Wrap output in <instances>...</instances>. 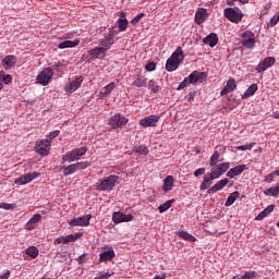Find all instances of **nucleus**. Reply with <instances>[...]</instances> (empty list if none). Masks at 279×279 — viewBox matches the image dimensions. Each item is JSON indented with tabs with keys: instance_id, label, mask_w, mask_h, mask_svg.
Wrapping results in <instances>:
<instances>
[{
	"instance_id": "20",
	"label": "nucleus",
	"mask_w": 279,
	"mask_h": 279,
	"mask_svg": "<svg viewBox=\"0 0 279 279\" xmlns=\"http://www.w3.org/2000/svg\"><path fill=\"white\" fill-rule=\"evenodd\" d=\"M106 53L107 52L100 46L89 50L92 60H104V58H106Z\"/></svg>"
},
{
	"instance_id": "36",
	"label": "nucleus",
	"mask_w": 279,
	"mask_h": 279,
	"mask_svg": "<svg viewBox=\"0 0 279 279\" xmlns=\"http://www.w3.org/2000/svg\"><path fill=\"white\" fill-rule=\"evenodd\" d=\"M257 274L254 270L245 271L244 275L241 277L239 276H233L232 279H254L256 278Z\"/></svg>"
},
{
	"instance_id": "31",
	"label": "nucleus",
	"mask_w": 279,
	"mask_h": 279,
	"mask_svg": "<svg viewBox=\"0 0 279 279\" xmlns=\"http://www.w3.org/2000/svg\"><path fill=\"white\" fill-rule=\"evenodd\" d=\"M178 236H180V239H183L184 241H190L191 243H195V241H197V238L184 230H180L178 232Z\"/></svg>"
},
{
	"instance_id": "64",
	"label": "nucleus",
	"mask_w": 279,
	"mask_h": 279,
	"mask_svg": "<svg viewBox=\"0 0 279 279\" xmlns=\"http://www.w3.org/2000/svg\"><path fill=\"white\" fill-rule=\"evenodd\" d=\"M272 175H279V170L272 171Z\"/></svg>"
},
{
	"instance_id": "2",
	"label": "nucleus",
	"mask_w": 279,
	"mask_h": 279,
	"mask_svg": "<svg viewBox=\"0 0 279 279\" xmlns=\"http://www.w3.org/2000/svg\"><path fill=\"white\" fill-rule=\"evenodd\" d=\"M117 184H119V177L111 174L98 181V183L96 184V191L110 192L114 189V186H117Z\"/></svg>"
},
{
	"instance_id": "50",
	"label": "nucleus",
	"mask_w": 279,
	"mask_h": 279,
	"mask_svg": "<svg viewBox=\"0 0 279 279\" xmlns=\"http://www.w3.org/2000/svg\"><path fill=\"white\" fill-rule=\"evenodd\" d=\"M148 88L151 90V93H158V90H160V86H158L154 81L148 82Z\"/></svg>"
},
{
	"instance_id": "17",
	"label": "nucleus",
	"mask_w": 279,
	"mask_h": 279,
	"mask_svg": "<svg viewBox=\"0 0 279 279\" xmlns=\"http://www.w3.org/2000/svg\"><path fill=\"white\" fill-rule=\"evenodd\" d=\"M134 219V216L132 214H123L121 211H116L112 214V221L113 223H123L128 221H132Z\"/></svg>"
},
{
	"instance_id": "60",
	"label": "nucleus",
	"mask_w": 279,
	"mask_h": 279,
	"mask_svg": "<svg viewBox=\"0 0 279 279\" xmlns=\"http://www.w3.org/2000/svg\"><path fill=\"white\" fill-rule=\"evenodd\" d=\"M10 278V270H7L3 275L0 276V279H9Z\"/></svg>"
},
{
	"instance_id": "34",
	"label": "nucleus",
	"mask_w": 279,
	"mask_h": 279,
	"mask_svg": "<svg viewBox=\"0 0 279 279\" xmlns=\"http://www.w3.org/2000/svg\"><path fill=\"white\" fill-rule=\"evenodd\" d=\"M240 195H241V193H239V191H235V192L231 193V194L228 196V198H227V201H226V203H225V206H226L227 208L230 207V206H232V204H234V202H236V199H239Z\"/></svg>"
},
{
	"instance_id": "27",
	"label": "nucleus",
	"mask_w": 279,
	"mask_h": 279,
	"mask_svg": "<svg viewBox=\"0 0 279 279\" xmlns=\"http://www.w3.org/2000/svg\"><path fill=\"white\" fill-rule=\"evenodd\" d=\"M204 45H209L210 47H217L219 43V37L217 34L211 33L203 39Z\"/></svg>"
},
{
	"instance_id": "39",
	"label": "nucleus",
	"mask_w": 279,
	"mask_h": 279,
	"mask_svg": "<svg viewBox=\"0 0 279 279\" xmlns=\"http://www.w3.org/2000/svg\"><path fill=\"white\" fill-rule=\"evenodd\" d=\"M135 154H138L140 156H147L149 154V148H147L146 145L136 146L134 148Z\"/></svg>"
},
{
	"instance_id": "3",
	"label": "nucleus",
	"mask_w": 279,
	"mask_h": 279,
	"mask_svg": "<svg viewBox=\"0 0 279 279\" xmlns=\"http://www.w3.org/2000/svg\"><path fill=\"white\" fill-rule=\"evenodd\" d=\"M86 151H88V148L86 147L74 148L73 150L63 155L62 160L64 162H76L77 160H82V156H85Z\"/></svg>"
},
{
	"instance_id": "62",
	"label": "nucleus",
	"mask_w": 279,
	"mask_h": 279,
	"mask_svg": "<svg viewBox=\"0 0 279 279\" xmlns=\"http://www.w3.org/2000/svg\"><path fill=\"white\" fill-rule=\"evenodd\" d=\"M217 149H219V151H223V154H226V146H217Z\"/></svg>"
},
{
	"instance_id": "41",
	"label": "nucleus",
	"mask_w": 279,
	"mask_h": 279,
	"mask_svg": "<svg viewBox=\"0 0 279 279\" xmlns=\"http://www.w3.org/2000/svg\"><path fill=\"white\" fill-rule=\"evenodd\" d=\"M172 205H173V199L167 201L166 203H163L158 207V210L159 213H167V210H169V208H171Z\"/></svg>"
},
{
	"instance_id": "22",
	"label": "nucleus",
	"mask_w": 279,
	"mask_h": 279,
	"mask_svg": "<svg viewBox=\"0 0 279 279\" xmlns=\"http://www.w3.org/2000/svg\"><path fill=\"white\" fill-rule=\"evenodd\" d=\"M233 90H236V81L232 77H230L226 84V86L223 87V89L221 90L220 95L221 97L228 95V93H232Z\"/></svg>"
},
{
	"instance_id": "30",
	"label": "nucleus",
	"mask_w": 279,
	"mask_h": 279,
	"mask_svg": "<svg viewBox=\"0 0 279 279\" xmlns=\"http://www.w3.org/2000/svg\"><path fill=\"white\" fill-rule=\"evenodd\" d=\"M173 182L175 181L172 175L166 177V179L163 180V186H162L165 193H169V191L173 189Z\"/></svg>"
},
{
	"instance_id": "8",
	"label": "nucleus",
	"mask_w": 279,
	"mask_h": 279,
	"mask_svg": "<svg viewBox=\"0 0 279 279\" xmlns=\"http://www.w3.org/2000/svg\"><path fill=\"white\" fill-rule=\"evenodd\" d=\"M242 45L246 49H254L256 47V38H254V33L246 31L242 34Z\"/></svg>"
},
{
	"instance_id": "54",
	"label": "nucleus",
	"mask_w": 279,
	"mask_h": 279,
	"mask_svg": "<svg viewBox=\"0 0 279 279\" xmlns=\"http://www.w3.org/2000/svg\"><path fill=\"white\" fill-rule=\"evenodd\" d=\"M58 136H60V131H52L48 134L47 138H49V141H53V138H58Z\"/></svg>"
},
{
	"instance_id": "45",
	"label": "nucleus",
	"mask_w": 279,
	"mask_h": 279,
	"mask_svg": "<svg viewBox=\"0 0 279 279\" xmlns=\"http://www.w3.org/2000/svg\"><path fill=\"white\" fill-rule=\"evenodd\" d=\"M254 145H256V143L236 146L235 149H238V151H247V150L250 151V150H252V147H254Z\"/></svg>"
},
{
	"instance_id": "5",
	"label": "nucleus",
	"mask_w": 279,
	"mask_h": 279,
	"mask_svg": "<svg viewBox=\"0 0 279 279\" xmlns=\"http://www.w3.org/2000/svg\"><path fill=\"white\" fill-rule=\"evenodd\" d=\"M90 219H93V215L90 214L73 218L69 221V226H71L72 228H75L77 226H80L81 228H87V226H90Z\"/></svg>"
},
{
	"instance_id": "38",
	"label": "nucleus",
	"mask_w": 279,
	"mask_h": 279,
	"mask_svg": "<svg viewBox=\"0 0 279 279\" xmlns=\"http://www.w3.org/2000/svg\"><path fill=\"white\" fill-rule=\"evenodd\" d=\"M211 170H210V173H208L214 180H219V178H221L222 172L221 170L218 169L217 166H211Z\"/></svg>"
},
{
	"instance_id": "7",
	"label": "nucleus",
	"mask_w": 279,
	"mask_h": 279,
	"mask_svg": "<svg viewBox=\"0 0 279 279\" xmlns=\"http://www.w3.org/2000/svg\"><path fill=\"white\" fill-rule=\"evenodd\" d=\"M128 121L129 120L128 118H125V116L117 113L109 119V125H111L113 130H117L118 128H123V125H128Z\"/></svg>"
},
{
	"instance_id": "13",
	"label": "nucleus",
	"mask_w": 279,
	"mask_h": 279,
	"mask_svg": "<svg viewBox=\"0 0 279 279\" xmlns=\"http://www.w3.org/2000/svg\"><path fill=\"white\" fill-rule=\"evenodd\" d=\"M36 178H40L39 172H29L27 174H24L17 178L15 180V184H17V186H21L23 184H29V182H32L33 180H36Z\"/></svg>"
},
{
	"instance_id": "28",
	"label": "nucleus",
	"mask_w": 279,
	"mask_h": 279,
	"mask_svg": "<svg viewBox=\"0 0 279 279\" xmlns=\"http://www.w3.org/2000/svg\"><path fill=\"white\" fill-rule=\"evenodd\" d=\"M77 45H80V39H75L73 41L65 40L58 45V49H73V47H77Z\"/></svg>"
},
{
	"instance_id": "58",
	"label": "nucleus",
	"mask_w": 279,
	"mask_h": 279,
	"mask_svg": "<svg viewBox=\"0 0 279 279\" xmlns=\"http://www.w3.org/2000/svg\"><path fill=\"white\" fill-rule=\"evenodd\" d=\"M274 208H276L275 205H269L268 207H266L263 213L268 216L270 213H274Z\"/></svg>"
},
{
	"instance_id": "11",
	"label": "nucleus",
	"mask_w": 279,
	"mask_h": 279,
	"mask_svg": "<svg viewBox=\"0 0 279 279\" xmlns=\"http://www.w3.org/2000/svg\"><path fill=\"white\" fill-rule=\"evenodd\" d=\"M51 77H53V70H51V68H47L38 74L37 82L43 86H47Z\"/></svg>"
},
{
	"instance_id": "9",
	"label": "nucleus",
	"mask_w": 279,
	"mask_h": 279,
	"mask_svg": "<svg viewBox=\"0 0 279 279\" xmlns=\"http://www.w3.org/2000/svg\"><path fill=\"white\" fill-rule=\"evenodd\" d=\"M158 121H160V116L151 114V116L143 118L140 121V125L142 128H157Z\"/></svg>"
},
{
	"instance_id": "49",
	"label": "nucleus",
	"mask_w": 279,
	"mask_h": 279,
	"mask_svg": "<svg viewBox=\"0 0 279 279\" xmlns=\"http://www.w3.org/2000/svg\"><path fill=\"white\" fill-rule=\"evenodd\" d=\"M0 208H3V210H14V208H16V204L0 203Z\"/></svg>"
},
{
	"instance_id": "26",
	"label": "nucleus",
	"mask_w": 279,
	"mask_h": 279,
	"mask_svg": "<svg viewBox=\"0 0 279 279\" xmlns=\"http://www.w3.org/2000/svg\"><path fill=\"white\" fill-rule=\"evenodd\" d=\"M43 219L40 214H35L26 223V230H35L38 227V221Z\"/></svg>"
},
{
	"instance_id": "29",
	"label": "nucleus",
	"mask_w": 279,
	"mask_h": 279,
	"mask_svg": "<svg viewBox=\"0 0 279 279\" xmlns=\"http://www.w3.org/2000/svg\"><path fill=\"white\" fill-rule=\"evenodd\" d=\"M213 180H215L213 177H210L209 174H205L203 178V182L199 186L201 191H206L207 189H210Z\"/></svg>"
},
{
	"instance_id": "40",
	"label": "nucleus",
	"mask_w": 279,
	"mask_h": 279,
	"mask_svg": "<svg viewBox=\"0 0 279 279\" xmlns=\"http://www.w3.org/2000/svg\"><path fill=\"white\" fill-rule=\"evenodd\" d=\"M219 158H220L219 150H216V151L211 155V157H210V159H209V166H210V167H217V162L220 161Z\"/></svg>"
},
{
	"instance_id": "25",
	"label": "nucleus",
	"mask_w": 279,
	"mask_h": 279,
	"mask_svg": "<svg viewBox=\"0 0 279 279\" xmlns=\"http://www.w3.org/2000/svg\"><path fill=\"white\" fill-rule=\"evenodd\" d=\"M118 27L120 32H125L128 29V26L130 25V22L128 21V17L125 16V12L120 13V17L117 21Z\"/></svg>"
},
{
	"instance_id": "14",
	"label": "nucleus",
	"mask_w": 279,
	"mask_h": 279,
	"mask_svg": "<svg viewBox=\"0 0 279 279\" xmlns=\"http://www.w3.org/2000/svg\"><path fill=\"white\" fill-rule=\"evenodd\" d=\"M275 64L276 58L267 57L258 63L255 70L257 71V73H264V71H267V69H270V66H274Z\"/></svg>"
},
{
	"instance_id": "24",
	"label": "nucleus",
	"mask_w": 279,
	"mask_h": 279,
	"mask_svg": "<svg viewBox=\"0 0 279 279\" xmlns=\"http://www.w3.org/2000/svg\"><path fill=\"white\" fill-rule=\"evenodd\" d=\"M16 65V57L14 54H9L4 59H2V66L8 71Z\"/></svg>"
},
{
	"instance_id": "37",
	"label": "nucleus",
	"mask_w": 279,
	"mask_h": 279,
	"mask_svg": "<svg viewBox=\"0 0 279 279\" xmlns=\"http://www.w3.org/2000/svg\"><path fill=\"white\" fill-rule=\"evenodd\" d=\"M76 171H77V168H76L75 163H72L63 169V175H64V178H66L69 175H73V173H76Z\"/></svg>"
},
{
	"instance_id": "56",
	"label": "nucleus",
	"mask_w": 279,
	"mask_h": 279,
	"mask_svg": "<svg viewBox=\"0 0 279 279\" xmlns=\"http://www.w3.org/2000/svg\"><path fill=\"white\" fill-rule=\"evenodd\" d=\"M206 173V168H198L194 171V177L199 178V175H204Z\"/></svg>"
},
{
	"instance_id": "6",
	"label": "nucleus",
	"mask_w": 279,
	"mask_h": 279,
	"mask_svg": "<svg viewBox=\"0 0 279 279\" xmlns=\"http://www.w3.org/2000/svg\"><path fill=\"white\" fill-rule=\"evenodd\" d=\"M35 150L39 156H49V151H51V142L49 140L38 141L35 145Z\"/></svg>"
},
{
	"instance_id": "21",
	"label": "nucleus",
	"mask_w": 279,
	"mask_h": 279,
	"mask_svg": "<svg viewBox=\"0 0 279 279\" xmlns=\"http://www.w3.org/2000/svg\"><path fill=\"white\" fill-rule=\"evenodd\" d=\"M114 256H117V254L114 253V248H112V246H110L108 248V251H105L99 254V260H100V263H108V262L112 260L114 258Z\"/></svg>"
},
{
	"instance_id": "10",
	"label": "nucleus",
	"mask_w": 279,
	"mask_h": 279,
	"mask_svg": "<svg viewBox=\"0 0 279 279\" xmlns=\"http://www.w3.org/2000/svg\"><path fill=\"white\" fill-rule=\"evenodd\" d=\"M207 78L208 73L199 71H194L187 76L190 84H202V82H206Z\"/></svg>"
},
{
	"instance_id": "12",
	"label": "nucleus",
	"mask_w": 279,
	"mask_h": 279,
	"mask_svg": "<svg viewBox=\"0 0 279 279\" xmlns=\"http://www.w3.org/2000/svg\"><path fill=\"white\" fill-rule=\"evenodd\" d=\"M82 236H84V233H82V232H77L74 234L66 235V236L62 235L60 238H57L54 240V243H57L58 245H60V243H63V245H66V243H73V242L77 241V239H82Z\"/></svg>"
},
{
	"instance_id": "35",
	"label": "nucleus",
	"mask_w": 279,
	"mask_h": 279,
	"mask_svg": "<svg viewBox=\"0 0 279 279\" xmlns=\"http://www.w3.org/2000/svg\"><path fill=\"white\" fill-rule=\"evenodd\" d=\"M133 86H135V88H145L147 86V77L137 76L133 82Z\"/></svg>"
},
{
	"instance_id": "48",
	"label": "nucleus",
	"mask_w": 279,
	"mask_h": 279,
	"mask_svg": "<svg viewBox=\"0 0 279 279\" xmlns=\"http://www.w3.org/2000/svg\"><path fill=\"white\" fill-rule=\"evenodd\" d=\"M112 276H114V272L100 271L98 276L95 277V279H108Z\"/></svg>"
},
{
	"instance_id": "42",
	"label": "nucleus",
	"mask_w": 279,
	"mask_h": 279,
	"mask_svg": "<svg viewBox=\"0 0 279 279\" xmlns=\"http://www.w3.org/2000/svg\"><path fill=\"white\" fill-rule=\"evenodd\" d=\"M10 84L12 82V75L5 74V72L0 71V83Z\"/></svg>"
},
{
	"instance_id": "43",
	"label": "nucleus",
	"mask_w": 279,
	"mask_h": 279,
	"mask_svg": "<svg viewBox=\"0 0 279 279\" xmlns=\"http://www.w3.org/2000/svg\"><path fill=\"white\" fill-rule=\"evenodd\" d=\"M26 254L31 258H37L38 257V250L36 248V246H29L28 248H26Z\"/></svg>"
},
{
	"instance_id": "23",
	"label": "nucleus",
	"mask_w": 279,
	"mask_h": 279,
	"mask_svg": "<svg viewBox=\"0 0 279 279\" xmlns=\"http://www.w3.org/2000/svg\"><path fill=\"white\" fill-rule=\"evenodd\" d=\"M247 169V166L245 165H239L235 166L234 168H231L228 172H227V178H236V175H241V173H243V171H245Z\"/></svg>"
},
{
	"instance_id": "44",
	"label": "nucleus",
	"mask_w": 279,
	"mask_h": 279,
	"mask_svg": "<svg viewBox=\"0 0 279 279\" xmlns=\"http://www.w3.org/2000/svg\"><path fill=\"white\" fill-rule=\"evenodd\" d=\"M74 165L76 167V171H81L83 169H87V167H90V162H88V161H80Z\"/></svg>"
},
{
	"instance_id": "16",
	"label": "nucleus",
	"mask_w": 279,
	"mask_h": 279,
	"mask_svg": "<svg viewBox=\"0 0 279 279\" xmlns=\"http://www.w3.org/2000/svg\"><path fill=\"white\" fill-rule=\"evenodd\" d=\"M208 16H210L208 10H206L205 8H198L196 10L194 21L196 25H202V23H206Z\"/></svg>"
},
{
	"instance_id": "15",
	"label": "nucleus",
	"mask_w": 279,
	"mask_h": 279,
	"mask_svg": "<svg viewBox=\"0 0 279 279\" xmlns=\"http://www.w3.org/2000/svg\"><path fill=\"white\" fill-rule=\"evenodd\" d=\"M83 83H84V77L77 76L74 81L69 82V83L65 85L64 90H65V93L73 94V93H75V90H77L78 88H81V86H82Z\"/></svg>"
},
{
	"instance_id": "19",
	"label": "nucleus",
	"mask_w": 279,
	"mask_h": 279,
	"mask_svg": "<svg viewBox=\"0 0 279 279\" xmlns=\"http://www.w3.org/2000/svg\"><path fill=\"white\" fill-rule=\"evenodd\" d=\"M230 180L228 179H222L218 181L214 186L207 190L208 195H213V193H217V191H222V189H226V186H228Z\"/></svg>"
},
{
	"instance_id": "57",
	"label": "nucleus",
	"mask_w": 279,
	"mask_h": 279,
	"mask_svg": "<svg viewBox=\"0 0 279 279\" xmlns=\"http://www.w3.org/2000/svg\"><path fill=\"white\" fill-rule=\"evenodd\" d=\"M117 34H119V32L117 29H114V27H110L109 32L105 35L110 36L111 38H114V36H117Z\"/></svg>"
},
{
	"instance_id": "4",
	"label": "nucleus",
	"mask_w": 279,
	"mask_h": 279,
	"mask_svg": "<svg viewBox=\"0 0 279 279\" xmlns=\"http://www.w3.org/2000/svg\"><path fill=\"white\" fill-rule=\"evenodd\" d=\"M225 17L231 23L239 24L243 21V11L239 8H227L223 11Z\"/></svg>"
},
{
	"instance_id": "61",
	"label": "nucleus",
	"mask_w": 279,
	"mask_h": 279,
	"mask_svg": "<svg viewBox=\"0 0 279 279\" xmlns=\"http://www.w3.org/2000/svg\"><path fill=\"white\" fill-rule=\"evenodd\" d=\"M274 177H275V174H274V172H271V173H269V174L266 177L265 181H266V182H267V181H270V182H271V180H274Z\"/></svg>"
},
{
	"instance_id": "1",
	"label": "nucleus",
	"mask_w": 279,
	"mask_h": 279,
	"mask_svg": "<svg viewBox=\"0 0 279 279\" xmlns=\"http://www.w3.org/2000/svg\"><path fill=\"white\" fill-rule=\"evenodd\" d=\"M182 62H184V52L182 51V47H178L171 57L167 60L166 71L169 73L178 71V68L180 64H182Z\"/></svg>"
},
{
	"instance_id": "53",
	"label": "nucleus",
	"mask_w": 279,
	"mask_h": 279,
	"mask_svg": "<svg viewBox=\"0 0 279 279\" xmlns=\"http://www.w3.org/2000/svg\"><path fill=\"white\" fill-rule=\"evenodd\" d=\"M279 23V15L277 13L270 19L269 25L270 27H275V25H278Z\"/></svg>"
},
{
	"instance_id": "55",
	"label": "nucleus",
	"mask_w": 279,
	"mask_h": 279,
	"mask_svg": "<svg viewBox=\"0 0 279 279\" xmlns=\"http://www.w3.org/2000/svg\"><path fill=\"white\" fill-rule=\"evenodd\" d=\"M145 69H146V71H149V72L156 71V63H155L154 61L148 62V63L145 65Z\"/></svg>"
},
{
	"instance_id": "51",
	"label": "nucleus",
	"mask_w": 279,
	"mask_h": 279,
	"mask_svg": "<svg viewBox=\"0 0 279 279\" xmlns=\"http://www.w3.org/2000/svg\"><path fill=\"white\" fill-rule=\"evenodd\" d=\"M145 16V13H138L133 20H131V25H136L141 22V19Z\"/></svg>"
},
{
	"instance_id": "33",
	"label": "nucleus",
	"mask_w": 279,
	"mask_h": 279,
	"mask_svg": "<svg viewBox=\"0 0 279 279\" xmlns=\"http://www.w3.org/2000/svg\"><path fill=\"white\" fill-rule=\"evenodd\" d=\"M114 88V82L109 83L107 86L100 89V97H108V95H110Z\"/></svg>"
},
{
	"instance_id": "47",
	"label": "nucleus",
	"mask_w": 279,
	"mask_h": 279,
	"mask_svg": "<svg viewBox=\"0 0 279 279\" xmlns=\"http://www.w3.org/2000/svg\"><path fill=\"white\" fill-rule=\"evenodd\" d=\"M216 167H218L219 171L223 173H226V171H228V169H230V162H222L220 165L216 163Z\"/></svg>"
},
{
	"instance_id": "52",
	"label": "nucleus",
	"mask_w": 279,
	"mask_h": 279,
	"mask_svg": "<svg viewBox=\"0 0 279 279\" xmlns=\"http://www.w3.org/2000/svg\"><path fill=\"white\" fill-rule=\"evenodd\" d=\"M190 84L189 77H185L178 86L177 90H183V88H186Z\"/></svg>"
},
{
	"instance_id": "18",
	"label": "nucleus",
	"mask_w": 279,
	"mask_h": 279,
	"mask_svg": "<svg viewBox=\"0 0 279 279\" xmlns=\"http://www.w3.org/2000/svg\"><path fill=\"white\" fill-rule=\"evenodd\" d=\"M114 38L105 34L104 38L99 39L98 47H101L106 52H108L109 49H112V45H114Z\"/></svg>"
},
{
	"instance_id": "46",
	"label": "nucleus",
	"mask_w": 279,
	"mask_h": 279,
	"mask_svg": "<svg viewBox=\"0 0 279 279\" xmlns=\"http://www.w3.org/2000/svg\"><path fill=\"white\" fill-rule=\"evenodd\" d=\"M266 195H269V196H272V197H276L279 195V185L276 186V187H269L267 191H266Z\"/></svg>"
},
{
	"instance_id": "32",
	"label": "nucleus",
	"mask_w": 279,
	"mask_h": 279,
	"mask_svg": "<svg viewBox=\"0 0 279 279\" xmlns=\"http://www.w3.org/2000/svg\"><path fill=\"white\" fill-rule=\"evenodd\" d=\"M256 90H258V85L252 84L242 95V99H250V97L256 94Z\"/></svg>"
},
{
	"instance_id": "59",
	"label": "nucleus",
	"mask_w": 279,
	"mask_h": 279,
	"mask_svg": "<svg viewBox=\"0 0 279 279\" xmlns=\"http://www.w3.org/2000/svg\"><path fill=\"white\" fill-rule=\"evenodd\" d=\"M267 217L263 211L255 217V221H263Z\"/></svg>"
},
{
	"instance_id": "63",
	"label": "nucleus",
	"mask_w": 279,
	"mask_h": 279,
	"mask_svg": "<svg viewBox=\"0 0 279 279\" xmlns=\"http://www.w3.org/2000/svg\"><path fill=\"white\" fill-rule=\"evenodd\" d=\"M189 100L191 101V99H193L194 97H195V93H193V92H191L190 94H189Z\"/></svg>"
}]
</instances>
